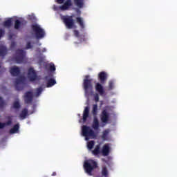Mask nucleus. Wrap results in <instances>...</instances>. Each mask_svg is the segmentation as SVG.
<instances>
[{
    "instance_id": "26",
    "label": "nucleus",
    "mask_w": 177,
    "mask_h": 177,
    "mask_svg": "<svg viewBox=\"0 0 177 177\" xmlns=\"http://www.w3.org/2000/svg\"><path fill=\"white\" fill-rule=\"evenodd\" d=\"M110 133V130L106 129L102 132V140H107V138Z\"/></svg>"
},
{
    "instance_id": "9",
    "label": "nucleus",
    "mask_w": 177,
    "mask_h": 177,
    "mask_svg": "<svg viewBox=\"0 0 177 177\" xmlns=\"http://www.w3.org/2000/svg\"><path fill=\"white\" fill-rule=\"evenodd\" d=\"M28 77L32 82L36 81L37 78L38 77V76L37 75V72H35L33 68H30L28 69Z\"/></svg>"
},
{
    "instance_id": "28",
    "label": "nucleus",
    "mask_w": 177,
    "mask_h": 177,
    "mask_svg": "<svg viewBox=\"0 0 177 177\" xmlns=\"http://www.w3.org/2000/svg\"><path fill=\"white\" fill-rule=\"evenodd\" d=\"M20 27H21V21H20L19 19H16L15 21L14 28L15 30H19Z\"/></svg>"
},
{
    "instance_id": "15",
    "label": "nucleus",
    "mask_w": 177,
    "mask_h": 177,
    "mask_svg": "<svg viewBox=\"0 0 177 177\" xmlns=\"http://www.w3.org/2000/svg\"><path fill=\"white\" fill-rule=\"evenodd\" d=\"M10 73L12 77H17V75H20V68L16 66H12L10 69Z\"/></svg>"
},
{
    "instance_id": "27",
    "label": "nucleus",
    "mask_w": 177,
    "mask_h": 177,
    "mask_svg": "<svg viewBox=\"0 0 177 177\" xmlns=\"http://www.w3.org/2000/svg\"><path fill=\"white\" fill-rule=\"evenodd\" d=\"M53 85H56V80L55 79H50L47 82V88H50L53 86Z\"/></svg>"
},
{
    "instance_id": "33",
    "label": "nucleus",
    "mask_w": 177,
    "mask_h": 177,
    "mask_svg": "<svg viewBox=\"0 0 177 177\" xmlns=\"http://www.w3.org/2000/svg\"><path fill=\"white\" fill-rule=\"evenodd\" d=\"M42 87H39V88H37L36 89V96H39V95H41V93H42Z\"/></svg>"
},
{
    "instance_id": "22",
    "label": "nucleus",
    "mask_w": 177,
    "mask_h": 177,
    "mask_svg": "<svg viewBox=\"0 0 177 177\" xmlns=\"http://www.w3.org/2000/svg\"><path fill=\"white\" fill-rule=\"evenodd\" d=\"M19 129H20V124L17 123L14 125V127L11 129H10V133H17V132H19Z\"/></svg>"
},
{
    "instance_id": "10",
    "label": "nucleus",
    "mask_w": 177,
    "mask_h": 177,
    "mask_svg": "<svg viewBox=\"0 0 177 177\" xmlns=\"http://www.w3.org/2000/svg\"><path fill=\"white\" fill-rule=\"evenodd\" d=\"M110 120V113L107 111V109H104L101 113V121L104 124H107Z\"/></svg>"
},
{
    "instance_id": "12",
    "label": "nucleus",
    "mask_w": 177,
    "mask_h": 177,
    "mask_svg": "<svg viewBox=\"0 0 177 177\" xmlns=\"http://www.w3.org/2000/svg\"><path fill=\"white\" fill-rule=\"evenodd\" d=\"M6 120H8L7 122H0V129H3V128H5V127H9L10 125H12V116H7Z\"/></svg>"
},
{
    "instance_id": "2",
    "label": "nucleus",
    "mask_w": 177,
    "mask_h": 177,
    "mask_svg": "<svg viewBox=\"0 0 177 177\" xmlns=\"http://www.w3.org/2000/svg\"><path fill=\"white\" fill-rule=\"evenodd\" d=\"M97 162L93 160H86L84 163V168L88 175H92V171L96 169Z\"/></svg>"
},
{
    "instance_id": "1",
    "label": "nucleus",
    "mask_w": 177,
    "mask_h": 177,
    "mask_svg": "<svg viewBox=\"0 0 177 177\" xmlns=\"http://www.w3.org/2000/svg\"><path fill=\"white\" fill-rule=\"evenodd\" d=\"M55 2L59 5H62L60 6H57L54 5L53 7V10H68L71 6H73V2L71 0H55Z\"/></svg>"
},
{
    "instance_id": "45",
    "label": "nucleus",
    "mask_w": 177,
    "mask_h": 177,
    "mask_svg": "<svg viewBox=\"0 0 177 177\" xmlns=\"http://www.w3.org/2000/svg\"><path fill=\"white\" fill-rule=\"evenodd\" d=\"M0 68H1V66H0Z\"/></svg>"
},
{
    "instance_id": "16",
    "label": "nucleus",
    "mask_w": 177,
    "mask_h": 177,
    "mask_svg": "<svg viewBox=\"0 0 177 177\" xmlns=\"http://www.w3.org/2000/svg\"><path fill=\"white\" fill-rule=\"evenodd\" d=\"M24 82V77H19L15 80V89H17V91H21L23 89V88L20 86V84H23Z\"/></svg>"
},
{
    "instance_id": "13",
    "label": "nucleus",
    "mask_w": 177,
    "mask_h": 177,
    "mask_svg": "<svg viewBox=\"0 0 177 177\" xmlns=\"http://www.w3.org/2000/svg\"><path fill=\"white\" fill-rule=\"evenodd\" d=\"M98 78L100 82H101V84L104 85V84H106V81H107V74L106 73V72H100L98 74Z\"/></svg>"
},
{
    "instance_id": "23",
    "label": "nucleus",
    "mask_w": 177,
    "mask_h": 177,
    "mask_svg": "<svg viewBox=\"0 0 177 177\" xmlns=\"http://www.w3.org/2000/svg\"><path fill=\"white\" fill-rule=\"evenodd\" d=\"M76 21L79 24V26L82 30H84V28H85V24H84V19H82V18L77 17Z\"/></svg>"
},
{
    "instance_id": "6",
    "label": "nucleus",
    "mask_w": 177,
    "mask_h": 177,
    "mask_svg": "<svg viewBox=\"0 0 177 177\" xmlns=\"http://www.w3.org/2000/svg\"><path fill=\"white\" fill-rule=\"evenodd\" d=\"M16 55L15 57V60L16 63L20 64L24 62V59L26 57V51L24 50L18 49L15 52Z\"/></svg>"
},
{
    "instance_id": "21",
    "label": "nucleus",
    "mask_w": 177,
    "mask_h": 177,
    "mask_svg": "<svg viewBox=\"0 0 177 177\" xmlns=\"http://www.w3.org/2000/svg\"><path fill=\"white\" fill-rule=\"evenodd\" d=\"M8 55V48L5 46L0 47V57H5Z\"/></svg>"
},
{
    "instance_id": "43",
    "label": "nucleus",
    "mask_w": 177,
    "mask_h": 177,
    "mask_svg": "<svg viewBox=\"0 0 177 177\" xmlns=\"http://www.w3.org/2000/svg\"><path fill=\"white\" fill-rule=\"evenodd\" d=\"M45 79H46V80H48V76H46Z\"/></svg>"
},
{
    "instance_id": "17",
    "label": "nucleus",
    "mask_w": 177,
    "mask_h": 177,
    "mask_svg": "<svg viewBox=\"0 0 177 177\" xmlns=\"http://www.w3.org/2000/svg\"><path fill=\"white\" fill-rule=\"evenodd\" d=\"M91 127L94 131H99L100 124H99V119L97 118L94 117Z\"/></svg>"
},
{
    "instance_id": "32",
    "label": "nucleus",
    "mask_w": 177,
    "mask_h": 177,
    "mask_svg": "<svg viewBox=\"0 0 177 177\" xmlns=\"http://www.w3.org/2000/svg\"><path fill=\"white\" fill-rule=\"evenodd\" d=\"M20 107H21L20 102H19V101H15L13 103V108L14 109H19Z\"/></svg>"
},
{
    "instance_id": "14",
    "label": "nucleus",
    "mask_w": 177,
    "mask_h": 177,
    "mask_svg": "<svg viewBox=\"0 0 177 177\" xmlns=\"http://www.w3.org/2000/svg\"><path fill=\"white\" fill-rule=\"evenodd\" d=\"M101 153L104 157H107L109 154H110V145L109 144H105L102 147V149L101 151Z\"/></svg>"
},
{
    "instance_id": "31",
    "label": "nucleus",
    "mask_w": 177,
    "mask_h": 177,
    "mask_svg": "<svg viewBox=\"0 0 177 177\" xmlns=\"http://www.w3.org/2000/svg\"><path fill=\"white\" fill-rule=\"evenodd\" d=\"M93 146H95V141L93 140L88 142L87 144V147L88 150H92V149H93Z\"/></svg>"
},
{
    "instance_id": "36",
    "label": "nucleus",
    "mask_w": 177,
    "mask_h": 177,
    "mask_svg": "<svg viewBox=\"0 0 177 177\" xmlns=\"http://www.w3.org/2000/svg\"><path fill=\"white\" fill-rule=\"evenodd\" d=\"M99 99H100V97H99V93H95L94 95V100H95V102L96 103H97V102H99Z\"/></svg>"
},
{
    "instance_id": "7",
    "label": "nucleus",
    "mask_w": 177,
    "mask_h": 177,
    "mask_svg": "<svg viewBox=\"0 0 177 177\" xmlns=\"http://www.w3.org/2000/svg\"><path fill=\"white\" fill-rule=\"evenodd\" d=\"M88 78H89V75H86L83 82L84 92L86 95L89 93V91L92 90V79L88 80Z\"/></svg>"
},
{
    "instance_id": "40",
    "label": "nucleus",
    "mask_w": 177,
    "mask_h": 177,
    "mask_svg": "<svg viewBox=\"0 0 177 177\" xmlns=\"http://www.w3.org/2000/svg\"><path fill=\"white\" fill-rule=\"evenodd\" d=\"M73 32H74V35L76 36L77 38L78 37H80V32L78 30H75Z\"/></svg>"
},
{
    "instance_id": "11",
    "label": "nucleus",
    "mask_w": 177,
    "mask_h": 177,
    "mask_svg": "<svg viewBox=\"0 0 177 177\" xmlns=\"http://www.w3.org/2000/svg\"><path fill=\"white\" fill-rule=\"evenodd\" d=\"M95 89L97 92L100 96H103L106 91H104V87L100 83H96L95 85Z\"/></svg>"
},
{
    "instance_id": "34",
    "label": "nucleus",
    "mask_w": 177,
    "mask_h": 177,
    "mask_svg": "<svg viewBox=\"0 0 177 177\" xmlns=\"http://www.w3.org/2000/svg\"><path fill=\"white\" fill-rule=\"evenodd\" d=\"M5 106V100L0 96V109H3Z\"/></svg>"
},
{
    "instance_id": "18",
    "label": "nucleus",
    "mask_w": 177,
    "mask_h": 177,
    "mask_svg": "<svg viewBox=\"0 0 177 177\" xmlns=\"http://www.w3.org/2000/svg\"><path fill=\"white\" fill-rule=\"evenodd\" d=\"M75 6L79 8V9H82L84 5H85V1L84 0H72Z\"/></svg>"
},
{
    "instance_id": "5",
    "label": "nucleus",
    "mask_w": 177,
    "mask_h": 177,
    "mask_svg": "<svg viewBox=\"0 0 177 177\" xmlns=\"http://www.w3.org/2000/svg\"><path fill=\"white\" fill-rule=\"evenodd\" d=\"M31 28L35 34V37L37 39H41L45 37V30L41 28V26L37 24L31 25Z\"/></svg>"
},
{
    "instance_id": "8",
    "label": "nucleus",
    "mask_w": 177,
    "mask_h": 177,
    "mask_svg": "<svg viewBox=\"0 0 177 177\" xmlns=\"http://www.w3.org/2000/svg\"><path fill=\"white\" fill-rule=\"evenodd\" d=\"M24 99L26 104H30V103L32 102V100L34 99V94L31 91H27L24 94Z\"/></svg>"
},
{
    "instance_id": "25",
    "label": "nucleus",
    "mask_w": 177,
    "mask_h": 177,
    "mask_svg": "<svg viewBox=\"0 0 177 177\" xmlns=\"http://www.w3.org/2000/svg\"><path fill=\"white\" fill-rule=\"evenodd\" d=\"M3 27L6 28H10L12 27V19H8L3 23Z\"/></svg>"
},
{
    "instance_id": "38",
    "label": "nucleus",
    "mask_w": 177,
    "mask_h": 177,
    "mask_svg": "<svg viewBox=\"0 0 177 177\" xmlns=\"http://www.w3.org/2000/svg\"><path fill=\"white\" fill-rule=\"evenodd\" d=\"M16 48V41H12L10 44V48L15 49Z\"/></svg>"
},
{
    "instance_id": "37",
    "label": "nucleus",
    "mask_w": 177,
    "mask_h": 177,
    "mask_svg": "<svg viewBox=\"0 0 177 177\" xmlns=\"http://www.w3.org/2000/svg\"><path fill=\"white\" fill-rule=\"evenodd\" d=\"M50 71H56V66H55V64H50Z\"/></svg>"
},
{
    "instance_id": "42",
    "label": "nucleus",
    "mask_w": 177,
    "mask_h": 177,
    "mask_svg": "<svg viewBox=\"0 0 177 177\" xmlns=\"http://www.w3.org/2000/svg\"><path fill=\"white\" fill-rule=\"evenodd\" d=\"M53 176H56V172L53 173Z\"/></svg>"
},
{
    "instance_id": "24",
    "label": "nucleus",
    "mask_w": 177,
    "mask_h": 177,
    "mask_svg": "<svg viewBox=\"0 0 177 177\" xmlns=\"http://www.w3.org/2000/svg\"><path fill=\"white\" fill-rule=\"evenodd\" d=\"M91 153L93 156H99V154H100V145H96L95 148L91 151Z\"/></svg>"
},
{
    "instance_id": "35",
    "label": "nucleus",
    "mask_w": 177,
    "mask_h": 177,
    "mask_svg": "<svg viewBox=\"0 0 177 177\" xmlns=\"http://www.w3.org/2000/svg\"><path fill=\"white\" fill-rule=\"evenodd\" d=\"M114 88V82L113 81H110L109 82V91H112Z\"/></svg>"
},
{
    "instance_id": "44",
    "label": "nucleus",
    "mask_w": 177,
    "mask_h": 177,
    "mask_svg": "<svg viewBox=\"0 0 177 177\" xmlns=\"http://www.w3.org/2000/svg\"><path fill=\"white\" fill-rule=\"evenodd\" d=\"M0 21H1V19H0Z\"/></svg>"
},
{
    "instance_id": "20",
    "label": "nucleus",
    "mask_w": 177,
    "mask_h": 177,
    "mask_svg": "<svg viewBox=\"0 0 177 177\" xmlns=\"http://www.w3.org/2000/svg\"><path fill=\"white\" fill-rule=\"evenodd\" d=\"M28 115V109H27V108H25L21 111V113L19 114V117L21 120H25V118H26Z\"/></svg>"
},
{
    "instance_id": "4",
    "label": "nucleus",
    "mask_w": 177,
    "mask_h": 177,
    "mask_svg": "<svg viewBox=\"0 0 177 177\" xmlns=\"http://www.w3.org/2000/svg\"><path fill=\"white\" fill-rule=\"evenodd\" d=\"M61 20H62L63 23L65 24L66 28L71 30V28H74L75 26V22H74V19H73V15H62Z\"/></svg>"
},
{
    "instance_id": "3",
    "label": "nucleus",
    "mask_w": 177,
    "mask_h": 177,
    "mask_svg": "<svg viewBox=\"0 0 177 177\" xmlns=\"http://www.w3.org/2000/svg\"><path fill=\"white\" fill-rule=\"evenodd\" d=\"M82 133L83 136L85 137L86 140H89L90 138H96V133L95 131L91 129L90 127L84 125L82 127Z\"/></svg>"
},
{
    "instance_id": "19",
    "label": "nucleus",
    "mask_w": 177,
    "mask_h": 177,
    "mask_svg": "<svg viewBox=\"0 0 177 177\" xmlns=\"http://www.w3.org/2000/svg\"><path fill=\"white\" fill-rule=\"evenodd\" d=\"M88 117H89V106H86L83 112V122H86Z\"/></svg>"
},
{
    "instance_id": "39",
    "label": "nucleus",
    "mask_w": 177,
    "mask_h": 177,
    "mask_svg": "<svg viewBox=\"0 0 177 177\" xmlns=\"http://www.w3.org/2000/svg\"><path fill=\"white\" fill-rule=\"evenodd\" d=\"M31 48H32V46L31 45V42L28 41L26 44V49H31Z\"/></svg>"
},
{
    "instance_id": "29",
    "label": "nucleus",
    "mask_w": 177,
    "mask_h": 177,
    "mask_svg": "<svg viewBox=\"0 0 177 177\" xmlns=\"http://www.w3.org/2000/svg\"><path fill=\"white\" fill-rule=\"evenodd\" d=\"M92 114L93 115H94V117H96L97 115V104L93 105Z\"/></svg>"
},
{
    "instance_id": "30",
    "label": "nucleus",
    "mask_w": 177,
    "mask_h": 177,
    "mask_svg": "<svg viewBox=\"0 0 177 177\" xmlns=\"http://www.w3.org/2000/svg\"><path fill=\"white\" fill-rule=\"evenodd\" d=\"M102 176H104V177L109 176V170H107V167H102Z\"/></svg>"
},
{
    "instance_id": "41",
    "label": "nucleus",
    "mask_w": 177,
    "mask_h": 177,
    "mask_svg": "<svg viewBox=\"0 0 177 177\" xmlns=\"http://www.w3.org/2000/svg\"><path fill=\"white\" fill-rule=\"evenodd\" d=\"M3 35H5V30L0 29V38H2Z\"/></svg>"
}]
</instances>
